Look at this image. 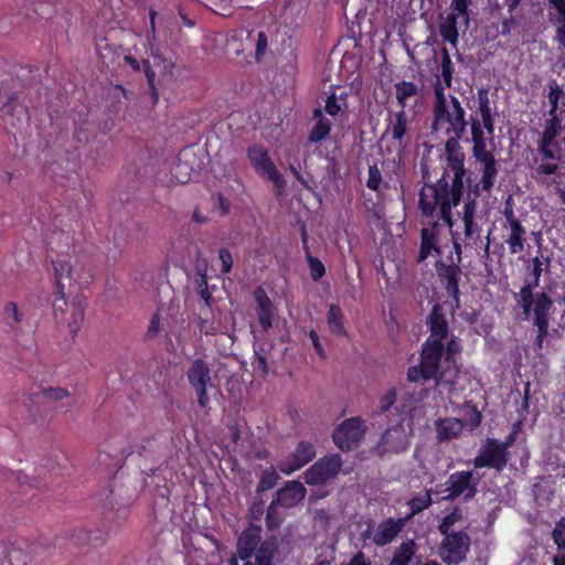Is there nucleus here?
<instances>
[{
  "label": "nucleus",
  "mask_w": 565,
  "mask_h": 565,
  "mask_svg": "<svg viewBox=\"0 0 565 565\" xmlns=\"http://www.w3.org/2000/svg\"><path fill=\"white\" fill-rule=\"evenodd\" d=\"M462 137H447L445 143L448 169L435 184H425L419 193V209L427 217L439 215L445 224L452 228L454 218L451 207L457 206L462 196L463 177L466 173L463 161L465 153L459 140Z\"/></svg>",
  "instance_id": "f257e3e1"
},
{
  "label": "nucleus",
  "mask_w": 565,
  "mask_h": 565,
  "mask_svg": "<svg viewBox=\"0 0 565 565\" xmlns=\"http://www.w3.org/2000/svg\"><path fill=\"white\" fill-rule=\"evenodd\" d=\"M431 132L446 137H462L467 130L466 111L460 100L450 94L438 82L434 87Z\"/></svg>",
  "instance_id": "f03ea898"
},
{
  "label": "nucleus",
  "mask_w": 565,
  "mask_h": 565,
  "mask_svg": "<svg viewBox=\"0 0 565 565\" xmlns=\"http://www.w3.org/2000/svg\"><path fill=\"white\" fill-rule=\"evenodd\" d=\"M476 212L477 203L475 200L468 201L463 205L461 214V220L463 222V235L460 236V241L463 244L466 253L476 252V254L481 258H489L491 232L488 233L486 241H483L481 236V228L475 220Z\"/></svg>",
  "instance_id": "7ed1b4c3"
},
{
  "label": "nucleus",
  "mask_w": 565,
  "mask_h": 565,
  "mask_svg": "<svg viewBox=\"0 0 565 565\" xmlns=\"http://www.w3.org/2000/svg\"><path fill=\"white\" fill-rule=\"evenodd\" d=\"M84 270V265L82 262L74 256H63L62 258L56 259L54 262V271H55V280H56V292L55 299L53 301L54 315L57 316V312L64 313L66 307L64 287L66 284H71L72 281H76L81 278L82 271Z\"/></svg>",
  "instance_id": "20e7f679"
},
{
  "label": "nucleus",
  "mask_w": 565,
  "mask_h": 565,
  "mask_svg": "<svg viewBox=\"0 0 565 565\" xmlns=\"http://www.w3.org/2000/svg\"><path fill=\"white\" fill-rule=\"evenodd\" d=\"M438 550L439 557L448 565H456L463 562L470 548V536L465 531H457L443 534Z\"/></svg>",
  "instance_id": "39448f33"
},
{
  "label": "nucleus",
  "mask_w": 565,
  "mask_h": 565,
  "mask_svg": "<svg viewBox=\"0 0 565 565\" xmlns=\"http://www.w3.org/2000/svg\"><path fill=\"white\" fill-rule=\"evenodd\" d=\"M480 476L473 471H457L451 473L446 482L444 500L454 501L462 497L463 500H471L478 489Z\"/></svg>",
  "instance_id": "423d86ee"
},
{
  "label": "nucleus",
  "mask_w": 565,
  "mask_h": 565,
  "mask_svg": "<svg viewBox=\"0 0 565 565\" xmlns=\"http://www.w3.org/2000/svg\"><path fill=\"white\" fill-rule=\"evenodd\" d=\"M537 153L539 157L534 160L536 175H553L559 172L563 149L558 141L539 139Z\"/></svg>",
  "instance_id": "0eeeda50"
},
{
  "label": "nucleus",
  "mask_w": 565,
  "mask_h": 565,
  "mask_svg": "<svg viewBox=\"0 0 565 565\" xmlns=\"http://www.w3.org/2000/svg\"><path fill=\"white\" fill-rule=\"evenodd\" d=\"M188 381L195 391L198 403L201 407H206L210 403L207 391L213 387L211 370L203 359H195L186 371Z\"/></svg>",
  "instance_id": "6e6552de"
},
{
  "label": "nucleus",
  "mask_w": 565,
  "mask_h": 565,
  "mask_svg": "<svg viewBox=\"0 0 565 565\" xmlns=\"http://www.w3.org/2000/svg\"><path fill=\"white\" fill-rule=\"evenodd\" d=\"M510 443H500L497 439L488 438L480 447L478 456L473 459L476 468H493L502 471L508 462V446Z\"/></svg>",
  "instance_id": "1a4fd4ad"
},
{
  "label": "nucleus",
  "mask_w": 565,
  "mask_h": 565,
  "mask_svg": "<svg viewBox=\"0 0 565 565\" xmlns=\"http://www.w3.org/2000/svg\"><path fill=\"white\" fill-rule=\"evenodd\" d=\"M342 465L340 455L324 456L305 471V482L310 486L324 484L339 475Z\"/></svg>",
  "instance_id": "9d476101"
},
{
  "label": "nucleus",
  "mask_w": 565,
  "mask_h": 565,
  "mask_svg": "<svg viewBox=\"0 0 565 565\" xmlns=\"http://www.w3.org/2000/svg\"><path fill=\"white\" fill-rule=\"evenodd\" d=\"M364 426L360 418L352 417L342 422L333 431L334 444L344 451L355 448L364 436Z\"/></svg>",
  "instance_id": "9b49d317"
},
{
  "label": "nucleus",
  "mask_w": 565,
  "mask_h": 565,
  "mask_svg": "<svg viewBox=\"0 0 565 565\" xmlns=\"http://www.w3.org/2000/svg\"><path fill=\"white\" fill-rule=\"evenodd\" d=\"M248 158L254 169L262 177H266L271 181L276 188L281 189L285 185V180L269 158L267 150L259 145H254L248 148Z\"/></svg>",
  "instance_id": "f8f14e48"
},
{
  "label": "nucleus",
  "mask_w": 565,
  "mask_h": 565,
  "mask_svg": "<svg viewBox=\"0 0 565 565\" xmlns=\"http://www.w3.org/2000/svg\"><path fill=\"white\" fill-rule=\"evenodd\" d=\"M6 102L1 105L0 110L7 127L22 132L30 120L28 107L18 100L14 94L4 93Z\"/></svg>",
  "instance_id": "ddd939ff"
},
{
  "label": "nucleus",
  "mask_w": 565,
  "mask_h": 565,
  "mask_svg": "<svg viewBox=\"0 0 565 565\" xmlns=\"http://www.w3.org/2000/svg\"><path fill=\"white\" fill-rule=\"evenodd\" d=\"M444 343L426 341L420 354V363L424 366V372L428 376H434L437 384L445 379V373L440 370V360L444 355Z\"/></svg>",
  "instance_id": "4468645a"
},
{
  "label": "nucleus",
  "mask_w": 565,
  "mask_h": 565,
  "mask_svg": "<svg viewBox=\"0 0 565 565\" xmlns=\"http://www.w3.org/2000/svg\"><path fill=\"white\" fill-rule=\"evenodd\" d=\"M316 457L315 446L309 441H300L295 450L281 459L278 463L279 470L285 475H291L299 470Z\"/></svg>",
  "instance_id": "2eb2a0df"
},
{
  "label": "nucleus",
  "mask_w": 565,
  "mask_h": 565,
  "mask_svg": "<svg viewBox=\"0 0 565 565\" xmlns=\"http://www.w3.org/2000/svg\"><path fill=\"white\" fill-rule=\"evenodd\" d=\"M477 103V114L480 116V118L471 116L470 124L472 120H477L478 124H480V129L483 131L486 130V132L489 135V139H492L494 134V116L497 113L494 102H491L489 98V89H478Z\"/></svg>",
  "instance_id": "dca6fc26"
},
{
  "label": "nucleus",
  "mask_w": 565,
  "mask_h": 565,
  "mask_svg": "<svg viewBox=\"0 0 565 565\" xmlns=\"http://www.w3.org/2000/svg\"><path fill=\"white\" fill-rule=\"evenodd\" d=\"M307 490L300 481L291 480L278 489L274 502L281 508L289 509L298 505L306 497Z\"/></svg>",
  "instance_id": "f3484780"
},
{
  "label": "nucleus",
  "mask_w": 565,
  "mask_h": 565,
  "mask_svg": "<svg viewBox=\"0 0 565 565\" xmlns=\"http://www.w3.org/2000/svg\"><path fill=\"white\" fill-rule=\"evenodd\" d=\"M471 139H472V157L475 158L476 163H483L495 161V157L493 150L490 149L492 145V139L490 142H487V138L484 136V131L480 129V124L477 120H472L471 122Z\"/></svg>",
  "instance_id": "a211bd4d"
},
{
  "label": "nucleus",
  "mask_w": 565,
  "mask_h": 565,
  "mask_svg": "<svg viewBox=\"0 0 565 565\" xmlns=\"http://www.w3.org/2000/svg\"><path fill=\"white\" fill-rule=\"evenodd\" d=\"M427 324L429 327L430 335L426 341L433 343H444L448 339V322L445 318L443 307L435 305L431 312L427 317Z\"/></svg>",
  "instance_id": "6ab92c4d"
},
{
  "label": "nucleus",
  "mask_w": 565,
  "mask_h": 565,
  "mask_svg": "<svg viewBox=\"0 0 565 565\" xmlns=\"http://www.w3.org/2000/svg\"><path fill=\"white\" fill-rule=\"evenodd\" d=\"M407 134V115L406 111L399 109L394 118L390 119L388 126L382 136V140L391 135L394 140L393 149L388 148V151L399 152L404 147V137Z\"/></svg>",
  "instance_id": "aec40b11"
},
{
  "label": "nucleus",
  "mask_w": 565,
  "mask_h": 565,
  "mask_svg": "<svg viewBox=\"0 0 565 565\" xmlns=\"http://www.w3.org/2000/svg\"><path fill=\"white\" fill-rule=\"evenodd\" d=\"M420 248L418 253L417 260L419 263L427 259L429 255L433 253L440 254V248L438 245L439 237V223L438 221L431 222L429 226H424L420 232Z\"/></svg>",
  "instance_id": "412c9836"
},
{
  "label": "nucleus",
  "mask_w": 565,
  "mask_h": 565,
  "mask_svg": "<svg viewBox=\"0 0 565 565\" xmlns=\"http://www.w3.org/2000/svg\"><path fill=\"white\" fill-rule=\"evenodd\" d=\"M403 519L390 518L381 522L373 535V543L377 546H384L391 543L404 527Z\"/></svg>",
  "instance_id": "4be33fe9"
},
{
  "label": "nucleus",
  "mask_w": 565,
  "mask_h": 565,
  "mask_svg": "<svg viewBox=\"0 0 565 565\" xmlns=\"http://www.w3.org/2000/svg\"><path fill=\"white\" fill-rule=\"evenodd\" d=\"M260 532L259 526L252 525L247 527L241 534L237 543V553L244 561H249L255 550L260 544Z\"/></svg>",
  "instance_id": "5701e85b"
},
{
  "label": "nucleus",
  "mask_w": 565,
  "mask_h": 565,
  "mask_svg": "<svg viewBox=\"0 0 565 565\" xmlns=\"http://www.w3.org/2000/svg\"><path fill=\"white\" fill-rule=\"evenodd\" d=\"M381 446L384 451L401 452L408 446V437L405 429L396 425L387 429L381 438Z\"/></svg>",
  "instance_id": "b1692460"
},
{
  "label": "nucleus",
  "mask_w": 565,
  "mask_h": 565,
  "mask_svg": "<svg viewBox=\"0 0 565 565\" xmlns=\"http://www.w3.org/2000/svg\"><path fill=\"white\" fill-rule=\"evenodd\" d=\"M256 301V312L262 328L267 331L273 327L271 318L274 316V305L266 291L262 287H257L254 291Z\"/></svg>",
  "instance_id": "393cba45"
},
{
  "label": "nucleus",
  "mask_w": 565,
  "mask_h": 565,
  "mask_svg": "<svg viewBox=\"0 0 565 565\" xmlns=\"http://www.w3.org/2000/svg\"><path fill=\"white\" fill-rule=\"evenodd\" d=\"M552 306L553 301L545 292L533 296L531 311L534 315V324H541L543 328L548 324Z\"/></svg>",
  "instance_id": "a878e982"
},
{
  "label": "nucleus",
  "mask_w": 565,
  "mask_h": 565,
  "mask_svg": "<svg viewBox=\"0 0 565 565\" xmlns=\"http://www.w3.org/2000/svg\"><path fill=\"white\" fill-rule=\"evenodd\" d=\"M395 95L401 109L405 110L408 104L414 100L417 102L419 96V88L413 82L402 81L394 85Z\"/></svg>",
  "instance_id": "bb28decb"
},
{
  "label": "nucleus",
  "mask_w": 565,
  "mask_h": 565,
  "mask_svg": "<svg viewBox=\"0 0 565 565\" xmlns=\"http://www.w3.org/2000/svg\"><path fill=\"white\" fill-rule=\"evenodd\" d=\"M436 427L437 438L444 441L457 438L462 431L463 423L457 418H444L438 420Z\"/></svg>",
  "instance_id": "cd10ccee"
},
{
  "label": "nucleus",
  "mask_w": 565,
  "mask_h": 565,
  "mask_svg": "<svg viewBox=\"0 0 565 565\" xmlns=\"http://www.w3.org/2000/svg\"><path fill=\"white\" fill-rule=\"evenodd\" d=\"M540 277L532 276L530 280L521 288L516 296V302L522 307L525 318L530 317L533 302V290L539 286Z\"/></svg>",
  "instance_id": "c85d7f7f"
},
{
  "label": "nucleus",
  "mask_w": 565,
  "mask_h": 565,
  "mask_svg": "<svg viewBox=\"0 0 565 565\" xmlns=\"http://www.w3.org/2000/svg\"><path fill=\"white\" fill-rule=\"evenodd\" d=\"M461 269L458 263L445 266L444 271L440 274L446 279L447 294L458 302L459 295V276Z\"/></svg>",
  "instance_id": "c756f323"
},
{
  "label": "nucleus",
  "mask_w": 565,
  "mask_h": 565,
  "mask_svg": "<svg viewBox=\"0 0 565 565\" xmlns=\"http://www.w3.org/2000/svg\"><path fill=\"white\" fill-rule=\"evenodd\" d=\"M457 23L458 19L455 12H450L446 18H443L439 23V33L441 38L452 46L457 45L459 38Z\"/></svg>",
  "instance_id": "7c9ffc66"
},
{
  "label": "nucleus",
  "mask_w": 565,
  "mask_h": 565,
  "mask_svg": "<svg viewBox=\"0 0 565 565\" xmlns=\"http://www.w3.org/2000/svg\"><path fill=\"white\" fill-rule=\"evenodd\" d=\"M417 551V544L414 540H406L395 548L393 557L388 565H408Z\"/></svg>",
  "instance_id": "2f4dec72"
},
{
  "label": "nucleus",
  "mask_w": 565,
  "mask_h": 565,
  "mask_svg": "<svg viewBox=\"0 0 565 565\" xmlns=\"http://www.w3.org/2000/svg\"><path fill=\"white\" fill-rule=\"evenodd\" d=\"M476 164H477V170L481 173V179H480L479 184L481 185L483 191L489 192L493 188L497 175L499 173L498 161L495 160V161H490L489 163L483 162V163H476Z\"/></svg>",
  "instance_id": "473e14b6"
},
{
  "label": "nucleus",
  "mask_w": 565,
  "mask_h": 565,
  "mask_svg": "<svg viewBox=\"0 0 565 565\" xmlns=\"http://www.w3.org/2000/svg\"><path fill=\"white\" fill-rule=\"evenodd\" d=\"M509 228L510 233L505 242L509 245L511 254H519L524 249L525 228L521 223H514L513 225H510Z\"/></svg>",
  "instance_id": "72a5a7b5"
},
{
  "label": "nucleus",
  "mask_w": 565,
  "mask_h": 565,
  "mask_svg": "<svg viewBox=\"0 0 565 565\" xmlns=\"http://www.w3.org/2000/svg\"><path fill=\"white\" fill-rule=\"evenodd\" d=\"M276 550L277 544L274 539L262 542L253 554L255 556L256 565H271Z\"/></svg>",
  "instance_id": "f704fd0d"
},
{
  "label": "nucleus",
  "mask_w": 565,
  "mask_h": 565,
  "mask_svg": "<svg viewBox=\"0 0 565 565\" xmlns=\"http://www.w3.org/2000/svg\"><path fill=\"white\" fill-rule=\"evenodd\" d=\"M315 117L319 118L317 124L312 127L311 132L309 135V141L319 142L324 139L331 129V124L328 119L322 117V113L320 109L315 110Z\"/></svg>",
  "instance_id": "c9c22d12"
},
{
  "label": "nucleus",
  "mask_w": 565,
  "mask_h": 565,
  "mask_svg": "<svg viewBox=\"0 0 565 565\" xmlns=\"http://www.w3.org/2000/svg\"><path fill=\"white\" fill-rule=\"evenodd\" d=\"M327 321L332 333L344 334L345 329L342 321V311L339 306L330 305Z\"/></svg>",
  "instance_id": "e433bc0d"
},
{
  "label": "nucleus",
  "mask_w": 565,
  "mask_h": 565,
  "mask_svg": "<svg viewBox=\"0 0 565 565\" xmlns=\"http://www.w3.org/2000/svg\"><path fill=\"white\" fill-rule=\"evenodd\" d=\"M4 319L12 329H17L24 320L23 312L13 301L8 302L3 309Z\"/></svg>",
  "instance_id": "4c0bfd02"
},
{
  "label": "nucleus",
  "mask_w": 565,
  "mask_h": 565,
  "mask_svg": "<svg viewBox=\"0 0 565 565\" xmlns=\"http://www.w3.org/2000/svg\"><path fill=\"white\" fill-rule=\"evenodd\" d=\"M463 519V514H462V510L459 509V508H456L452 510L451 513L447 514L443 520L441 522L439 523L438 525V531L440 532V534H449V533H452L454 531H451V529L457 524L459 523L460 521H462Z\"/></svg>",
  "instance_id": "58836bf2"
},
{
  "label": "nucleus",
  "mask_w": 565,
  "mask_h": 565,
  "mask_svg": "<svg viewBox=\"0 0 565 565\" xmlns=\"http://www.w3.org/2000/svg\"><path fill=\"white\" fill-rule=\"evenodd\" d=\"M563 96H565V92L563 90V88L555 81L550 83L547 97L551 104V109L548 110V113L556 114L559 113L561 109H564V104L562 105V107H559L558 105L559 99Z\"/></svg>",
  "instance_id": "ea45409f"
},
{
  "label": "nucleus",
  "mask_w": 565,
  "mask_h": 565,
  "mask_svg": "<svg viewBox=\"0 0 565 565\" xmlns=\"http://www.w3.org/2000/svg\"><path fill=\"white\" fill-rule=\"evenodd\" d=\"M279 480V475L274 468H268L263 471L259 482L257 484V492H265L273 489Z\"/></svg>",
  "instance_id": "a19ab883"
},
{
  "label": "nucleus",
  "mask_w": 565,
  "mask_h": 565,
  "mask_svg": "<svg viewBox=\"0 0 565 565\" xmlns=\"http://www.w3.org/2000/svg\"><path fill=\"white\" fill-rule=\"evenodd\" d=\"M431 504L430 491L427 490L422 494H418L412 498L408 501L409 509L412 511V515L417 514L425 509H427Z\"/></svg>",
  "instance_id": "79ce46f5"
},
{
  "label": "nucleus",
  "mask_w": 565,
  "mask_h": 565,
  "mask_svg": "<svg viewBox=\"0 0 565 565\" xmlns=\"http://www.w3.org/2000/svg\"><path fill=\"white\" fill-rule=\"evenodd\" d=\"M441 54H443L441 76H443L446 87L449 88V87H451V84H452L454 66H452V62L450 58V54L446 47H443Z\"/></svg>",
  "instance_id": "37998d69"
},
{
  "label": "nucleus",
  "mask_w": 565,
  "mask_h": 565,
  "mask_svg": "<svg viewBox=\"0 0 565 565\" xmlns=\"http://www.w3.org/2000/svg\"><path fill=\"white\" fill-rule=\"evenodd\" d=\"M73 306V315H72V321L68 323L71 332L77 333L79 330L83 321H84V312H85V306L82 303V301H74L72 303Z\"/></svg>",
  "instance_id": "c03bdc74"
},
{
  "label": "nucleus",
  "mask_w": 565,
  "mask_h": 565,
  "mask_svg": "<svg viewBox=\"0 0 565 565\" xmlns=\"http://www.w3.org/2000/svg\"><path fill=\"white\" fill-rule=\"evenodd\" d=\"M466 417V424L470 429L477 428L481 423V413L471 403H466L462 407Z\"/></svg>",
  "instance_id": "a18cd8bd"
},
{
  "label": "nucleus",
  "mask_w": 565,
  "mask_h": 565,
  "mask_svg": "<svg viewBox=\"0 0 565 565\" xmlns=\"http://www.w3.org/2000/svg\"><path fill=\"white\" fill-rule=\"evenodd\" d=\"M307 260L309 264L311 278L316 281L319 280L326 274L324 265L321 263L320 259L313 257L310 254L307 255Z\"/></svg>",
  "instance_id": "49530a36"
},
{
  "label": "nucleus",
  "mask_w": 565,
  "mask_h": 565,
  "mask_svg": "<svg viewBox=\"0 0 565 565\" xmlns=\"http://www.w3.org/2000/svg\"><path fill=\"white\" fill-rule=\"evenodd\" d=\"M8 565H26L28 555L19 548H6Z\"/></svg>",
  "instance_id": "de8ad7c7"
},
{
  "label": "nucleus",
  "mask_w": 565,
  "mask_h": 565,
  "mask_svg": "<svg viewBox=\"0 0 565 565\" xmlns=\"http://www.w3.org/2000/svg\"><path fill=\"white\" fill-rule=\"evenodd\" d=\"M186 153L183 154L184 159L180 158L178 163L174 167V177L180 183H186L190 180V172H186V167L189 160L186 159Z\"/></svg>",
  "instance_id": "09e8293b"
},
{
  "label": "nucleus",
  "mask_w": 565,
  "mask_h": 565,
  "mask_svg": "<svg viewBox=\"0 0 565 565\" xmlns=\"http://www.w3.org/2000/svg\"><path fill=\"white\" fill-rule=\"evenodd\" d=\"M396 402V391L395 388H391L387 391L380 399V404L377 406V412L380 414L386 413Z\"/></svg>",
  "instance_id": "8fccbe9b"
},
{
  "label": "nucleus",
  "mask_w": 565,
  "mask_h": 565,
  "mask_svg": "<svg viewBox=\"0 0 565 565\" xmlns=\"http://www.w3.org/2000/svg\"><path fill=\"white\" fill-rule=\"evenodd\" d=\"M382 182V173L376 164H372L369 167V178L366 181V186L370 190H379L380 184Z\"/></svg>",
  "instance_id": "3c124183"
},
{
  "label": "nucleus",
  "mask_w": 565,
  "mask_h": 565,
  "mask_svg": "<svg viewBox=\"0 0 565 565\" xmlns=\"http://www.w3.org/2000/svg\"><path fill=\"white\" fill-rule=\"evenodd\" d=\"M278 507V504L271 501L267 509L266 523L269 530H275L280 525V518L277 512Z\"/></svg>",
  "instance_id": "603ef678"
},
{
  "label": "nucleus",
  "mask_w": 565,
  "mask_h": 565,
  "mask_svg": "<svg viewBox=\"0 0 565 565\" xmlns=\"http://www.w3.org/2000/svg\"><path fill=\"white\" fill-rule=\"evenodd\" d=\"M468 4L469 0H452L451 2L452 12L457 14V19L463 18L466 26L469 24Z\"/></svg>",
  "instance_id": "864d4df0"
},
{
  "label": "nucleus",
  "mask_w": 565,
  "mask_h": 565,
  "mask_svg": "<svg viewBox=\"0 0 565 565\" xmlns=\"http://www.w3.org/2000/svg\"><path fill=\"white\" fill-rule=\"evenodd\" d=\"M552 536L559 550L565 548V518L556 523Z\"/></svg>",
  "instance_id": "5fc2aeb1"
},
{
  "label": "nucleus",
  "mask_w": 565,
  "mask_h": 565,
  "mask_svg": "<svg viewBox=\"0 0 565 565\" xmlns=\"http://www.w3.org/2000/svg\"><path fill=\"white\" fill-rule=\"evenodd\" d=\"M43 397L51 401H61L66 398L70 394L62 387H46L41 391Z\"/></svg>",
  "instance_id": "6e6d98bb"
},
{
  "label": "nucleus",
  "mask_w": 565,
  "mask_h": 565,
  "mask_svg": "<svg viewBox=\"0 0 565 565\" xmlns=\"http://www.w3.org/2000/svg\"><path fill=\"white\" fill-rule=\"evenodd\" d=\"M434 380V376H428L425 372H424V366L423 364L420 363L418 366H412L408 369L407 371V380L409 382H417L419 380Z\"/></svg>",
  "instance_id": "4d7b16f0"
},
{
  "label": "nucleus",
  "mask_w": 565,
  "mask_h": 565,
  "mask_svg": "<svg viewBox=\"0 0 565 565\" xmlns=\"http://www.w3.org/2000/svg\"><path fill=\"white\" fill-rule=\"evenodd\" d=\"M268 41L264 32H258L256 38L255 57L260 61L267 50Z\"/></svg>",
  "instance_id": "13d9d810"
},
{
  "label": "nucleus",
  "mask_w": 565,
  "mask_h": 565,
  "mask_svg": "<svg viewBox=\"0 0 565 565\" xmlns=\"http://www.w3.org/2000/svg\"><path fill=\"white\" fill-rule=\"evenodd\" d=\"M218 258L222 262V273H230L233 266V257L227 248H221L218 252Z\"/></svg>",
  "instance_id": "bf43d9fd"
},
{
  "label": "nucleus",
  "mask_w": 565,
  "mask_h": 565,
  "mask_svg": "<svg viewBox=\"0 0 565 565\" xmlns=\"http://www.w3.org/2000/svg\"><path fill=\"white\" fill-rule=\"evenodd\" d=\"M547 1L556 11L555 24L565 23V0H547Z\"/></svg>",
  "instance_id": "052dcab7"
},
{
  "label": "nucleus",
  "mask_w": 565,
  "mask_h": 565,
  "mask_svg": "<svg viewBox=\"0 0 565 565\" xmlns=\"http://www.w3.org/2000/svg\"><path fill=\"white\" fill-rule=\"evenodd\" d=\"M451 241H452V245H454V249H455V254H456V258H457L456 263L460 264L461 259H462L461 256L465 250L463 244L460 241V235L458 233L451 232Z\"/></svg>",
  "instance_id": "680f3d73"
},
{
  "label": "nucleus",
  "mask_w": 565,
  "mask_h": 565,
  "mask_svg": "<svg viewBox=\"0 0 565 565\" xmlns=\"http://www.w3.org/2000/svg\"><path fill=\"white\" fill-rule=\"evenodd\" d=\"M340 110L341 106L338 104L335 95H330L326 100V111L331 116H335Z\"/></svg>",
  "instance_id": "e2e57ef3"
},
{
  "label": "nucleus",
  "mask_w": 565,
  "mask_h": 565,
  "mask_svg": "<svg viewBox=\"0 0 565 565\" xmlns=\"http://www.w3.org/2000/svg\"><path fill=\"white\" fill-rule=\"evenodd\" d=\"M198 292L200 297L209 305V301L211 299V294L207 289V282L204 276L201 277L200 280H198Z\"/></svg>",
  "instance_id": "0e129e2a"
},
{
  "label": "nucleus",
  "mask_w": 565,
  "mask_h": 565,
  "mask_svg": "<svg viewBox=\"0 0 565 565\" xmlns=\"http://www.w3.org/2000/svg\"><path fill=\"white\" fill-rule=\"evenodd\" d=\"M256 360L253 363L254 369L262 372L263 375L268 374V360L269 358L263 355H255Z\"/></svg>",
  "instance_id": "69168bd1"
},
{
  "label": "nucleus",
  "mask_w": 565,
  "mask_h": 565,
  "mask_svg": "<svg viewBox=\"0 0 565 565\" xmlns=\"http://www.w3.org/2000/svg\"><path fill=\"white\" fill-rule=\"evenodd\" d=\"M460 351V345L455 338L447 340L446 361H450L452 356Z\"/></svg>",
  "instance_id": "338daca9"
},
{
  "label": "nucleus",
  "mask_w": 565,
  "mask_h": 565,
  "mask_svg": "<svg viewBox=\"0 0 565 565\" xmlns=\"http://www.w3.org/2000/svg\"><path fill=\"white\" fill-rule=\"evenodd\" d=\"M348 565H371V561L363 552H359L351 558Z\"/></svg>",
  "instance_id": "774afa93"
}]
</instances>
